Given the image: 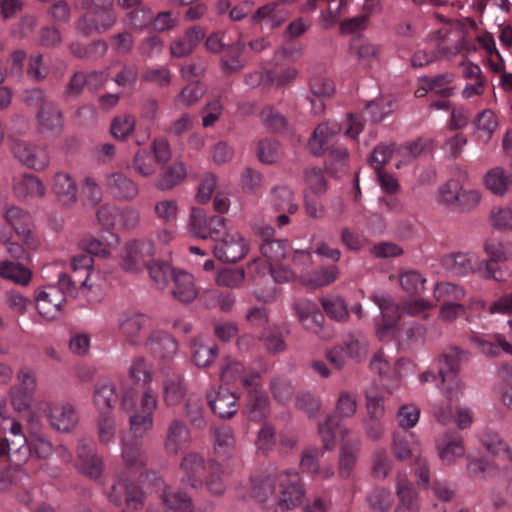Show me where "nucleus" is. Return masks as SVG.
Returning <instances> with one entry per match:
<instances>
[{
  "label": "nucleus",
  "mask_w": 512,
  "mask_h": 512,
  "mask_svg": "<svg viewBox=\"0 0 512 512\" xmlns=\"http://www.w3.org/2000/svg\"><path fill=\"white\" fill-rule=\"evenodd\" d=\"M76 468L90 478H98L103 471V461L92 448L91 443L82 439L77 445Z\"/></svg>",
  "instance_id": "nucleus-25"
},
{
  "label": "nucleus",
  "mask_w": 512,
  "mask_h": 512,
  "mask_svg": "<svg viewBox=\"0 0 512 512\" xmlns=\"http://www.w3.org/2000/svg\"><path fill=\"white\" fill-rule=\"evenodd\" d=\"M185 414L195 428L202 429L206 426L202 401L198 396L190 395L186 399Z\"/></svg>",
  "instance_id": "nucleus-61"
},
{
  "label": "nucleus",
  "mask_w": 512,
  "mask_h": 512,
  "mask_svg": "<svg viewBox=\"0 0 512 512\" xmlns=\"http://www.w3.org/2000/svg\"><path fill=\"white\" fill-rule=\"evenodd\" d=\"M293 309L305 329L318 333L323 322V315L316 303L306 298H298L293 302Z\"/></svg>",
  "instance_id": "nucleus-31"
},
{
  "label": "nucleus",
  "mask_w": 512,
  "mask_h": 512,
  "mask_svg": "<svg viewBox=\"0 0 512 512\" xmlns=\"http://www.w3.org/2000/svg\"><path fill=\"white\" fill-rule=\"evenodd\" d=\"M105 186L112 197L119 201H132L139 194L138 184L122 172L106 175Z\"/></svg>",
  "instance_id": "nucleus-24"
},
{
  "label": "nucleus",
  "mask_w": 512,
  "mask_h": 512,
  "mask_svg": "<svg viewBox=\"0 0 512 512\" xmlns=\"http://www.w3.org/2000/svg\"><path fill=\"white\" fill-rule=\"evenodd\" d=\"M203 485L214 496H220L225 492L226 484L223 478V469L219 463L214 461L208 463L207 471L203 476Z\"/></svg>",
  "instance_id": "nucleus-49"
},
{
  "label": "nucleus",
  "mask_w": 512,
  "mask_h": 512,
  "mask_svg": "<svg viewBox=\"0 0 512 512\" xmlns=\"http://www.w3.org/2000/svg\"><path fill=\"white\" fill-rule=\"evenodd\" d=\"M129 377L136 383L149 384L152 381V366L143 357H136L129 366Z\"/></svg>",
  "instance_id": "nucleus-62"
},
{
  "label": "nucleus",
  "mask_w": 512,
  "mask_h": 512,
  "mask_svg": "<svg viewBox=\"0 0 512 512\" xmlns=\"http://www.w3.org/2000/svg\"><path fill=\"white\" fill-rule=\"evenodd\" d=\"M438 455L445 465H452L465 454L462 437L457 433H446L436 442Z\"/></svg>",
  "instance_id": "nucleus-33"
},
{
  "label": "nucleus",
  "mask_w": 512,
  "mask_h": 512,
  "mask_svg": "<svg viewBox=\"0 0 512 512\" xmlns=\"http://www.w3.org/2000/svg\"><path fill=\"white\" fill-rule=\"evenodd\" d=\"M465 385L457 375L448 376L444 384L441 381L440 390L445 402L439 403L433 408V415L442 424L449 423L453 418L451 404L458 402L464 393Z\"/></svg>",
  "instance_id": "nucleus-13"
},
{
  "label": "nucleus",
  "mask_w": 512,
  "mask_h": 512,
  "mask_svg": "<svg viewBox=\"0 0 512 512\" xmlns=\"http://www.w3.org/2000/svg\"><path fill=\"white\" fill-rule=\"evenodd\" d=\"M173 287L171 290L174 298L181 302H191L197 297V289L193 276L185 271H176L172 278Z\"/></svg>",
  "instance_id": "nucleus-38"
},
{
  "label": "nucleus",
  "mask_w": 512,
  "mask_h": 512,
  "mask_svg": "<svg viewBox=\"0 0 512 512\" xmlns=\"http://www.w3.org/2000/svg\"><path fill=\"white\" fill-rule=\"evenodd\" d=\"M93 258L89 254L81 253L71 258V268L77 273L81 270L86 272V276L80 281V291L84 292L86 289L91 290L94 287V283L91 282V274L93 268Z\"/></svg>",
  "instance_id": "nucleus-55"
},
{
  "label": "nucleus",
  "mask_w": 512,
  "mask_h": 512,
  "mask_svg": "<svg viewBox=\"0 0 512 512\" xmlns=\"http://www.w3.org/2000/svg\"><path fill=\"white\" fill-rule=\"evenodd\" d=\"M191 442V433L184 421L172 420L166 431L164 450L168 455H177Z\"/></svg>",
  "instance_id": "nucleus-27"
},
{
  "label": "nucleus",
  "mask_w": 512,
  "mask_h": 512,
  "mask_svg": "<svg viewBox=\"0 0 512 512\" xmlns=\"http://www.w3.org/2000/svg\"><path fill=\"white\" fill-rule=\"evenodd\" d=\"M207 400L211 410L220 418H230L238 410L236 395L226 388L209 391Z\"/></svg>",
  "instance_id": "nucleus-29"
},
{
  "label": "nucleus",
  "mask_w": 512,
  "mask_h": 512,
  "mask_svg": "<svg viewBox=\"0 0 512 512\" xmlns=\"http://www.w3.org/2000/svg\"><path fill=\"white\" fill-rule=\"evenodd\" d=\"M268 203L275 210L288 214H295L299 209L293 191L286 186L274 187L269 193Z\"/></svg>",
  "instance_id": "nucleus-40"
},
{
  "label": "nucleus",
  "mask_w": 512,
  "mask_h": 512,
  "mask_svg": "<svg viewBox=\"0 0 512 512\" xmlns=\"http://www.w3.org/2000/svg\"><path fill=\"white\" fill-rule=\"evenodd\" d=\"M474 124L476 127L477 137L480 140L487 142L491 138L493 132L496 130L498 121L495 113L492 110L485 109L477 115Z\"/></svg>",
  "instance_id": "nucleus-54"
},
{
  "label": "nucleus",
  "mask_w": 512,
  "mask_h": 512,
  "mask_svg": "<svg viewBox=\"0 0 512 512\" xmlns=\"http://www.w3.org/2000/svg\"><path fill=\"white\" fill-rule=\"evenodd\" d=\"M15 193L20 198H43L46 187L43 181L32 174H24L14 185Z\"/></svg>",
  "instance_id": "nucleus-42"
},
{
  "label": "nucleus",
  "mask_w": 512,
  "mask_h": 512,
  "mask_svg": "<svg viewBox=\"0 0 512 512\" xmlns=\"http://www.w3.org/2000/svg\"><path fill=\"white\" fill-rule=\"evenodd\" d=\"M32 272L20 263L11 261L0 262V277L18 285L27 286L32 280Z\"/></svg>",
  "instance_id": "nucleus-45"
},
{
  "label": "nucleus",
  "mask_w": 512,
  "mask_h": 512,
  "mask_svg": "<svg viewBox=\"0 0 512 512\" xmlns=\"http://www.w3.org/2000/svg\"><path fill=\"white\" fill-rule=\"evenodd\" d=\"M188 225L196 237L215 239L225 227V219L221 216L207 217L203 209L193 207L190 211Z\"/></svg>",
  "instance_id": "nucleus-15"
},
{
  "label": "nucleus",
  "mask_w": 512,
  "mask_h": 512,
  "mask_svg": "<svg viewBox=\"0 0 512 512\" xmlns=\"http://www.w3.org/2000/svg\"><path fill=\"white\" fill-rule=\"evenodd\" d=\"M186 173V168L182 162H174L162 171L156 187L161 191L171 190L182 182Z\"/></svg>",
  "instance_id": "nucleus-48"
},
{
  "label": "nucleus",
  "mask_w": 512,
  "mask_h": 512,
  "mask_svg": "<svg viewBox=\"0 0 512 512\" xmlns=\"http://www.w3.org/2000/svg\"><path fill=\"white\" fill-rule=\"evenodd\" d=\"M465 353L457 347L446 350L439 359V376L445 384L448 376L457 375Z\"/></svg>",
  "instance_id": "nucleus-43"
},
{
  "label": "nucleus",
  "mask_w": 512,
  "mask_h": 512,
  "mask_svg": "<svg viewBox=\"0 0 512 512\" xmlns=\"http://www.w3.org/2000/svg\"><path fill=\"white\" fill-rule=\"evenodd\" d=\"M147 269L154 286L159 290H164L168 287L173 274L176 272L169 264L154 260L149 263Z\"/></svg>",
  "instance_id": "nucleus-52"
},
{
  "label": "nucleus",
  "mask_w": 512,
  "mask_h": 512,
  "mask_svg": "<svg viewBox=\"0 0 512 512\" xmlns=\"http://www.w3.org/2000/svg\"><path fill=\"white\" fill-rule=\"evenodd\" d=\"M246 279V272L242 268L225 267L219 269L214 277L217 286L229 289H239Z\"/></svg>",
  "instance_id": "nucleus-51"
},
{
  "label": "nucleus",
  "mask_w": 512,
  "mask_h": 512,
  "mask_svg": "<svg viewBox=\"0 0 512 512\" xmlns=\"http://www.w3.org/2000/svg\"><path fill=\"white\" fill-rule=\"evenodd\" d=\"M38 313L47 320L55 319L66 302L64 292L56 286L49 285L35 293Z\"/></svg>",
  "instance_id": "nucleus-18"
},
{
  "label": "nucleus",
  "mask_w": 512,
  "mask_h": 512,
  "mask_svg": "<svg viewBox=\"0 0 512 512\" xmlns=\"http://www.w3.org/2000/svg\"><path fill=\"white\" fill-rule=\"evenodd\" d=\"M187 387L181 374L172 373L162 381V395L167 406L178 405L185 397Z\"/></svg>",
  "instance_id": "nucleus-36"
},
{
  "label": "nucleus",
  "mask_w": 512,
  "mask_h": 512,
  "mask_svg": "<svg viewBox=\"0 0 512 512\" xmlns=\"http://www.w3.org/2000/svg\"><path fill=\"white\" fill-rule=\"evenodd\" d=\"M370 299L378 306L382 316L383 323L377 326L376 333L383 339L400 319L399 306L388 293H374Z\"/></svg>",
  "instance_id": "nucleus-22"
},
{
  "label": "nucleus",
  "mask_w": 512,
  "mask_h": 512,
  "mask_svg": "<svg viewBox=\"0 0 512 512\" xmlns=\"http://www.w3.org/2000/svg\"><path fill=\"white\" fill-rule=\"evenodd\" d=\"M158 405L156 393L147 387L138 403L133 401L130 392L121 399V408L129 413V429L134 438H143L154 426V412Z\"/></svg>",
  "instance_id": "nucleus-3"
},
{
  "label": "nucleus",
  "mask_w": 512,
  "mask_h": 512,
  "mask_svg": "<svg viewBox=\"0 0 512 512\" xmlns=\"http://www.w3.org/2000/svg\"><path fill=\"white\" fill-rule=\"evenodd\" d=\"M251 496L268 511L287 512L301 504L304 488L298 473L284 471L253 479Z\"/></svg>",
  "instance_id": "nucleus-1"
},
{
  "label": "nucleus",
  "mask_w": 512,
  "mask_h": 512,
  "mask_svg": "<svg viewBox=\"0 0 512 512\" xmlns=\"http://www.w3.org/2000/svg\"><path fill=\"white\" fill-rule=\"evenodd\" d=\"M441 264L449 273L457 276H466L475 271H479L482 266V260L472 252H453L445 255Z\"/></svg>",
  "instance_id": "nucleus-21"
},
{
  "label": "nucleus",
  "mask_w": 512,
  "mask_h": 512,
  "mask_svg": "<svg viewBox=\"0 0 512 512\" xmlns=\"http://www.w3.org/2000/svg\"><path fill=\"white\" fill-rule=\"evenodd\" d=\"M247 413L251 420L261 421L269 414V399L262 392L249 395Z\"/></svg>",
  "instance_id": "nucleus-56"
},
{
  "label": "nucleus",
  "mask_w": 512,
  "mask_h": 512,
  "mask_svg": "<svg viewBox=\"0 0 512 512\" xmlns=\"http://www.w3.org/2000/svg\"><path fill=\"white\" fill-rule=\"evenodd\" d=\"M249 280L254 286L253 294L255 297L264 302L273 301L277 296V290L271 283L272 264H268L266 260L257 258L249 262L247 265Z\"/></svg>",
  "instance_id": "nucleus-10"
},
{
  "label": "nucleus",
  "mask_w": 512,
  "mask_h": 512,
  "mask_svg": "<svg viewBox=\"0 0 512 512\" xmlns=\"http://www.w3.org/2000/svg\"><path fill=\"white\" fill-rule=\"evenodd\" d=\"M395 490L398 503L394 512H420L418 494L406 475H397Z\"/></svg>",
  "instance_id": "nucleus-28"
},
{
  "label": "nucleus",
  "mask_w": 512,
  "mask_h": 512,
  "mask_svg": "<svg viewBox=\"0 0 512 512\" xmlns=\"http://www.w3.org/2000/svg\"><path fill=\"white\" fill-rule=\"evenodd\" d=\"M462 186V183L454 178L440 185L436 195L437 203L441 206L455 209Z\"/></svg>",
  "instance_id": "nucleus-50"
},
{
  "label": "nucleus",
  "mask_w": 512,
  "mask_h": 512,
  "mask_svg": "<svg viewBox=\"0 0 512 512\" xmlns=\"http://www.w3.org/2000/svg\"><path fill=\"white\" fill-rule=\"evenodd\" d=\"M35 119L38 133L46 138L58 137L63 130V114L54 101L38 110Z\"/></svg>",
  "instance_id": "nucleus-17"
},
{
  "label": "nucleus",
  "mask_w": 512,
  "mask_h": 512,
  "mask_svg": "<svg viewBox=\"0 0 512 512\" xmlns=\"http://www.w3.org/2000/svg\"><path fill=\"white\" fill-rule=\"evenodd\" d=\"M338 269L335 266L322 268L304 276L302 282L311 287H323L334 282L338 277Z\"/></svg>",
  "instance_id": "nucleus-60"
},
{
  "label": "nucleus",
  "mask_w": 512,
  "mask_h": 512,
  "mask_svg": "<svg viewBox=\"0 0 512 512\" xmlns=\"http://www.w3.org/2000/svg\"><path fill=\"white\" fill-rule=\"evenodd\" d=\"M51 190L58 202L66 207L73 206L78 200V185L71 174L57 171L51 179Z\"/></svg>",
  "instance_id": "nucleus-23"
},
{
  "label": "nucleus",
  "mask_w": 512,
  "mask_h": 512,
  "mask_svg": "<svg viewBox=\"0 0 512 512\" xmlns=\"http://www.w3.org/2000/svg\"><path fill=\"white\" fill-rule=\"evenodd\" d=\"M244 47L245 44L242 41H237L228 47L227 54L221 60L222 66L227 72L235 73L245 66V61L241 58Z\"/></svg>",
  "instance_id": "nucleus-59"
},
{
  "label": "nucleus",
  "mask_w": 512,
  "mask_h": 512,
  "mask_svg": "<svg viewBox=\"0 0 512 512\" xmlns=\"http://www.w3.org/2000/svg\"><path fill=\"white\" fill-rule=\"evenodd\" d=\"M190 349L192 361L198 368L210 366L218 354L217 346L201 337L191 341Z\"/></svg>",
  "instance_id": "nucleus-37"
},
{
  "label": "nucleus",
  "mask_w": 512,
  "mask_h": 512,
  "mask_svg": "<svg viewBox=\"0 0 512 512\" xmlns=\"http://www.w3.org/2000/svg\"><path fill=\"white\" fill-rule=\"evenodd\" d=\"M435 17L443 26L430 32L426 40L441 58H452L466 47L467 31L459 21L447 20L439 14Z\"/></svg>",
  "instance_id": "nucleus-6"
},
{
  "label": "nucleus",
  "mask_w": 512,
  "mask_h": 512,
  "mask_svg": "<svg viewBox=\"0 0 512 512\" xmlns=\"http://www.w3.org/2000/svg\"><path fill=\"white\" fill-rule=\"evenodd\" d=\"M160 497L165 509L148 506V512H192L191 499L182 492L175 491L170 487H163Z\"/></svg>",
  "instance_id": "nucleus-35"
},
{
  "label": "nucleus",
  "mask_w": 512,
  "mask_h": 512,
  "mask_svg": "<svg viewBox=\"0 0 512 512\" xmlns=\"http://www.w3.org/2000/svg\"><path fill=\"white\" fill-rule=\"evenodd\" d=\"M118 326L124 338L136 345L141 342L143 331L150 326V319L146 314L130 309L119 315Z\"/></svg>",
  "instance_id": "nucleus-16"
},
{
  "label": "nucleus",
  "mask_w": 512,
  "mask_h": 512,
  "mask_svg": "<svg viewBox=\"0 0 512 512\" xmlns=\"http://www.w3.org/2000/svg\"><path fill=\"white\" fill-rule=\"evenodd\" d=\"M247 239L237 230H229L214 247L215 257L226 263H235L248 253Z\"/></svg>",
  "instance_id": "nucleus-12"
},
{
  "label": "nucleus",
  "mask_w": 512,
  "mask_h": 512,
  "mask_svg": "<svg viewBox=\"0 0 512 512\" xmlns=\"http://www.w3.org/2000/svg\"><path fill=\"white\" fill-rule=\"evenodd\" d=\"M183 481L192 488L203 486V476L207 471L204 457L197 452H189L184 455L180 463Z\"/></svg>",
  "instance_id": "nucleus-26"
},
{
  "label": "nucleus",
  "mask_w": 512,
  "mask_h": 512,
  "mask_svg": "<svg viewBox=\"0 0 512 512\" xmlns=\"http://www.w3.org/2000/svg\"><path fill=\"white\" fill-rule=\"evenodd\" d=\"M136 120L130 114H120L112 119L110 131L114 138L118 140L127 139L135 130Z\"/></svg>",
  "instance_id": "nucleus-58"
},
{
  "label": "nucleus",
  "mask_w": 512,
  "mask_h": 512,
  "mask_svg": "<svg viewBox=\"0 0 512 512\" xmlns=\"http://www.w3.org/2000/svg\"><path fill=\"white\" fill-rule=\"evenodd\" d=\"M108 496L110 501L116 505L121 504L124 498L127 510L137 511L144 506L143 491L137 485L128 483L122 479H118L117 482L113 484Z\"/></svg>",
  "instance_id": "nucleus-20"
},
{
  "label": "nucleus",
  "mask_w": 512,
  "mask_h": 512,
  "mask_svg": "<svg viewBox=\"0 0 512 512\" xmlns=\"http://www.w3.org/2000/svg\"><path fill=\"white\" fill-rule=\"evenodd\" d=\"M392 450L396 458L400 460H407L414 458L418 460L421 454L419 442L412 434H395L392 443Z\"/></svg>",
  "instance_id": "nucleus-41"
},
{
  "label": "nucleus",
  "mask_w": 512,
  "mask_h": 512,
  "mask_svg": "<svg viewBox=\"0 0 512 512\" xmlns=\"http://www.w3.org/2000/svg\"><path fill=\"white\" fill-rule=\"evenodd\" d=\"M0 427L9 433L3 439L0 438V456H6L11 467L20 469L30 458L28 439L22 432L21 424L9 417L1 405Z\"/></svg>",
  "instance_id": "nucleus-4"
},
{
  "label": "nucleus",
  "mask_w": 512,
  "mask_h": 512,
  "mask_svg": "<svg viewBox=\"0 0 512 512\" xmlns=\"http://www.w3.org/2000/svg\"><path fill=\"white\" fill-rule=\"evenodd\" d=\"M486 188L497 196H504L512 187V175L502 167H494L484 176Z\"/></svg>",
  "instance_id": "nucleus-39"
},
{
  "label": "nucleus",
  "mask_w": 512,
  "mask_h": 512,
  "mask_svg": "<svg viewBox=\"0 0 512 512\" xmlns=\"http://www.w3.org/2000/svg\"><path fill=\"white\" fill-rule=\"evenodd\" d=\"M116 399V388L111 382L99 383L96 386L93 393V404L99 414L111 413Z\"/></svg>",
  "instance_id": "nucleus-44"
},
{
  "label": "nucleus",
  "mask_w": 512,
  "mask_h": 512,
  "mask_svg": "<svg viewBox=\"0 0 512 512\" xmlns=\"http://www.w3.org/2000/svg\"><path fill=\"white\" fill-rule=\"evenodd\" d=\"M483 248L488 259L482 260L483 267L479 268L481 277L486 280L503 281L498 275L499 269L494 268L492 264L512 260V242L489 238L485 240Z\"/></svg>",
  "instance_id": "nucleus-11"
},
{
  "label": "nucleus",
  "mask_w": 512,
  "mask_h": 512,
  "mask_svg": "<svg viewBox=\"0 0 512 512\" xmlns=\"http://www.w3.org/2000/svg\"><path fill=\"white\" fill-rule=\"evenodd\" d=\"M11 152L25 167L34 171H44L51 163V157L48 148L23 139H17L11 146Z\"/></svg>",
  "instance_id": "nucleus-7"
},
{
  "label": "nucleus",
  "mask_w": 512,
  "mask_h": 512,
  "mask_svg": "<svg viewBox=\"0 0 512 512\" xmlns=\"http://www.w3.org/2000/svg\"><path fill=\"white\" fill-rule=\"evenodd\" d=\"M332 416H327L318 424V433L326 450H331L336 445V430L341 442L339 454V474L343 478L350 476L355 468L361 448V440L353 434L347 425L334 423Z\"/></svg>",
  "instance_id": "nucleus-2"
},
{
  "label": "nucleus",
  "mask_w": 512,
  "mask_h": 512,
  "mask_svg": "<svg viewBox=\"0 0 512 512\" xmlns=\"http://www.w3.org/2000/svg\"><path fill=\"white\" fill-rule=\"evenodd\" d=\"M145 345L154 357L162 360L172 359L178 351L176 340L170 334L163 331L152 332Z\"/></svg>",
  "instance_id": "nucleus-32"
},
{
  "label": "nucleus",
  "mask_w": 512,
  "mask_h": 512,
  "mask_svg": "<svg viewBox=\"0 0 512 512\" xmlns=\"http://www.w3.org/2000/svg\"><path fill=\"white\" fill-rule=\"evenodd\" d=\"M155 218L163 224L176 223L180 214L179 202L173 198H161L153 205Z\"/></svg>",
  "instance_id": "nucleus-47"
},
{
  "label": "nucleus",
  "mask_w": 512,
  "mask_h": 512,
  "mask_svg": "<svg viewBox=\"0 0 512 512\" xmlns=\"http://www.w3.org/2000/svg\"><path fill=\"white\" fill-rule=\"evenodd\" d=\"M121 457L127 468L139 470L147 463L146 453L138 443H122Z\"/></svg>",
  "instance_id": "nucleus-53"
},
{
  "label": "nucleus",
  "mask_w": 512,
  "mask_h": 512,
  "mask_svg": "<svg viewBox=\"0 0 512 512\" xmlns=\"http://www.w3.org/2000/svg\"><path fill=\"white\" fill-rule=\"evenodd\" d=\"M205 90L199 82L186 85L174 98L173 105L176 108L190 107L196 104L204 95Z\"/></svg>",
  "instance_id": "nucleus-57"
},
{
  "label": "nucleus",
  "mask_w": 512,
  "mask_h": 512,
  "mask_svg": "<svg viewBox=\"0 0 512 512\" xmlns=\"http://www.w3.org/2000/svg\"><path fill=\"white\" fill-rule=\"evenodd\" d=\"M44 415L49 426L60 433L73 432L79 423L76 407L68 401H51L45 405Z\"/></svg>",
  "instance_id": "nucleus-9"
},
{
  "label": "nucleus",
  "mask_w": 512,
  "mask_h": 512,
  "mask_svg": "<svg viewBox=\"0 0 512 512\" xmlns=\"http://www.w3.org/2000/svg\"><path fill=\"white\" fill-rule=\"evenodd\" d=\"M2 217L29 249H37L38 240L30 229L31 217L27 211L16 205H6Z\"/></svg>",
  "instance_id": "nucleus-14"
},
{
  "label": "nucleus",
  "mask_w": 512,
  "mask_h": 512,
  "mask_svg": "<svg viewBox=\"0 0 512 512\" xmlns=\"http://www.w3.org/2000/svg\"><path fill=\"white\" fill-rule=\"evenodd\" d=\"M482 444L487 451L496 456L512 461V452L508 445L500 438L497 433L487 432L482 437Z\"/></svg>",
  "instance_id": "nucleus-63"
},
{
  "label": "nucleus",
  "mask_w": 512,
  "mask_h": 512,
  "mask_svg": "<svg viewBox=\"0 0 512 512\" xmlns=\"http://www.w3.org/2000/svg\"><path fill=\"white\" fill-rule=\"evenodd\" d=\"M155 254V245L148 239L132 240L125 244L120 253V266L127 272H139L147 267Z\"/></svg>",
  "instance_id": "nucleus-8"
},
{
  "label": "nucleus",
  "mask_w": 512,
  "mask_h": 512,
  "mask_svg": "<svg viewBox=\"0 0 512 512\" xmlns=\"http://www.w3.org/2000/svg\"><path fill=\"white\" fill-rule=\"evenodd\" d=\"M452 73L439 74L433 77H422L419 79V86L415 91L418 98L425 97L428 93H434L443 97H450L453 88L449 84L453 81Z\"/></svg>",
  "instance_id": "nucleus-34"
},
{
  "label": "nucleus",
  "mask_w": 512,
  "mask_h": 512,
  "mask_svg": "<svg viewBox=\"0 0 512 512\" xmlns=\"http://www.w3.org/2000/svg\"><path fill=\"white\" fill-rule=\"evenodd\" d=\"M491 225L501 231H512V202L494 208L490 213Z\"/></svg>",
  "instance_id": "nucleus-64"
},
{
  "label": "nucleus",
  "mask_w": 512,
  "mask_h": 512,
  "mask_svg": "<svg viewBox=\"0 0 512 512\" xmlns=\"http://www.w3.org/2000/svg\"><path fill=\"white\" fill-rule=\"evenodd\" d=\"M116 21L113 9L89 11L77 21L76 28L83 35L89 36L111 29Z\"/></svg>",
  "instance_id": "nucleus-19"
},
{
  "label": "nucleus",
  "mask_w": 512,
  "mask_h": 512,
  "mask_svg": "<svg viewBox=\"0 0 512 512\" xmlns=\"http://www.w3.org/2000/svg\"><path fill=\"white\" fill-rule=\"evenodd\" d=\"M356 396L346 390L340 391L335 403V415H331L335 422L341 425H346L342 422L343 419L352 418L357 412Z\"/></svg>",
  "instance_id": "nucleus-46"
},
{
  "label": "nucleus",
  "mask_w": 512,
  "mask_h": 512,
  "mask_svg": "<svg viewBox=\"0 0 512 512\" xmlns=\"http://www.w3.org/2000/svg\"><path fill=\"white\" fill-rule=\"evenodd\" d=\"M205 36V31L200 26H194L185 33L171 41L169 45L170 55L174 58L189 56Z\"/></svg>",
  "instance_id": "nucleus-30"
},
{
  "label": "nucleus",
  "mask_w": 512,
  "mask_h": 512,
  "mask_svg": "<svg viewBox=\"0 0 512 512\" xmlns=\"http://www.w3.org/2000/svg\"><path fill=\"white\" fill-rule=\"evenodd\" d=\"M363 127L362 120L353 115H349L342 125L336 122L321 123L311 135L307 144L308 149L313 155L321 156L335 146L340 131L350 138H356Z\"/></svg>",
  "instance_id": "nucleus-5"
}]
</instances>
